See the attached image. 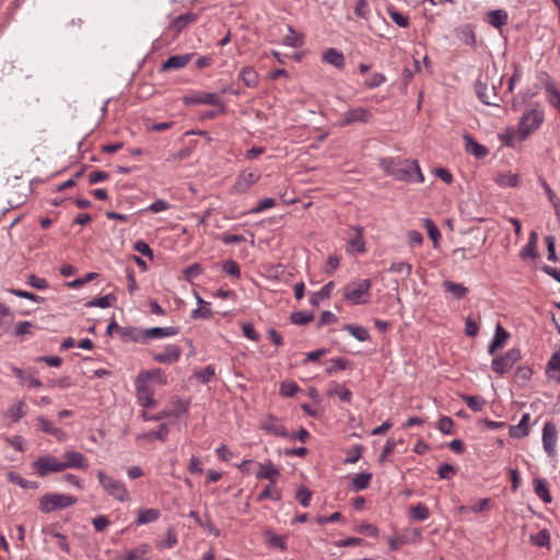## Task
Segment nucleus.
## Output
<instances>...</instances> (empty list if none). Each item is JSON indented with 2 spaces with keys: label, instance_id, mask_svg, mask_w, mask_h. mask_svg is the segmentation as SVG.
I'll list each match as a JSON object with an SVG mask.
<instances>
[{
  "label": "nucleus",
  "instance_id": "f257e3e1",
  "mask_svg": "<svg viewBox=\"0 0 560 560\" xmlns=\"http://www.w3.org/2000/svg\"><path fill=\"white\" fill-rule=\"evenodd\" d=\"M381 168L396 180L423 183L424 177L416 160L382 159Z\"/></svg>",
  "mask_w": 560,
  "mask_h": 560
},
{
  "label": "nucleus",
  "instance_id": "f03ea898",
  "mask_svg": "<svg viewBox=\"0 0 560 560\" xmlns=\"http://www.w3.org/2000/svg\"><path fill=\"white\" fill-rule=\"evenodd\" d=\"M544 121V110L533 108L526 110L520 121L518 130L516 133L509 137L506 144L513 143V138L517 137L518 141H524L533 131L538 129Z\"/></svg>",
  "mask_w": 560,
  "mask_h": 560
},
{
  "label": "nucleus",
  "instance_id": "7ed1b4c3",
  "mask_svg": "<svg viewBox=\"0 0 560 560\" xmlns=\"http://www.w3.org/2000/svg\"><path fill=\"white\" fill-rule=\"evenodd\" d=\"M371 287L370 279L350 282L343 288V298L351 305L366 304L371 298Z\"/></svg>",
  "mask_w": 560,
  "mask_h": 560
},
{
  "label": "nucleus",
  "instance_id": "20e7f679",
  "mask_svg": "<svg viewBox=\"0 0 560 560\" xmlns=\"http://www.w3.org/2000/svg\"><path fill=\"white\" fill-rule=\"evenodd\" d=\"M77 503V498L61 493H46L39 500V510L43 513H51L63 510Z\"/></svg>",
  "mask_w": 560,
  "mask_h": 560
},
{
  "label": "nucleus",
  "instance_id": "39448f33",
  "mask_svg": "<svg viewBox=\"0 0 560 560\" xmlns=\"http://www.w3.org/2000/svg\"><path fill=\"white\" fill-rule=\"evenodd\" d=\"M97 478L101 486L108 495L113 497L119 502H127L130 500L129 492L120 480L107 476L103 470L97 471Z\"/></svg>",
  "mask_w": 560,
  "mask_h": 560
},
{
  "label": "nucleus",
  "instance_id": "423d86ee",
  "mask_svg": "<svg viewBox=\"0 0 560 560\" xmlns=\"http://www.w3.org/2000/svg\"><path fill=\"white\" fill-rule=\"evenodd\" d=\"M522 358L521 350L517 348L510 349L504 355L497 357L491 362V369L503 375Z\"/></svg>",
  "mask_w": 560,
  "mask_h": 560
},
{
  "label": "nucleus",
  "instance_id": "0eeeda50",
  "mask_svg": "<svg viewBox=\"0 0 560 560\" xmlns=\"http://www.w3.org/2000/svg\"><path fill=\"white\" fill-rule=\"evenodd\" d=\"M373 115L369 108L354 107L345 112L338 121L339 127H346L354 122L368 124L371 121Z\"/></svg>",
  "mask_w": 560,
  "mask_h": 560
},
{
  "label": "nucleus",
  "instance_id": "6e6552de",
  "mask_svg": "<svg viewBox=\"0 0 560 560\" xmlns=\"http://www.w3.org/2000/svg\"><path fill=\"white\" fill-rule=\"evenodd\" d=\"M183 102L186 105H199L207 104L211 106L220 107V113L225 112V106L221 101L219 93H195L183 97Z\"/></svg>",
  "mask_w": 560,
  "mask_h": 560
},
{
  "label": "nucleus",
  "instance_id": "1a4fd4ad",
  "mask_svg": "<svg viewBox=\"0 0 560 560\" xmlns=\"http://www.w3.org/2000/svg\"><path fill=\"white\" fill-rule=\"evenodd\" d=\"M33 467L36 474L40 477H45L50 472H59L62 471L61 462L57 459V457L52 455H45L38 457L34 463Z\"/></svg>",
  "mask_w": 560,
  "mask_h": 560
},
{
  "label": "nucleus",
  "instance_id": "9d476101",
  "mask_svg": "<svg viewBox=\"0 0 560 560\" xmlns=\"http://www.w3.org/2000/svg\"><path fill=\"white\" fill-rule=\"evenodd\" d=\"M260 178L257 172L243 171L236 178L234 185L231 187L232 195H241L246 192Z\"/></svg>",
  "mask_w": 560,
  "mask_h": 560
},
{
  "label": "nucleus",
  "instance_id": "9b49d317",
  "mask_svg": "<svg viewBox=\"0 0 560 560\" xmlns=\"http://www.w3.org/2000/svg\"><path fill=\"white\" fill-rule=\"evenodd\" d=\"M149 380H155L160 384H166V376L162 372L161 369H152L148 371H142L138 374L136 378V387L138 393V398L142 399V393L145 392V382Z\"/></svg>",
  "mask_w": 560,
  "mask_h": 560
},
{
  "label": "nucleus",
  "instance_id": "f8f14e48",
  "mask_svg": "<svg viewBox=\"0 0 560 560\" xmlns=\"http://www.w3.org/2000/svg\"><path fill=\"white\" fill-rule=\"evenodd\" d=\"M477 97L486 105H497V92L494 85H489L488 79H478L475 83Z\"/></svg>",
  "mask_w": 560,
  "mask_h": 560
},
{
  "label": "nucleus",
  "instance_id": "ddd939ff",
  "mask_svg": "<svg viewBox=\"0 0 560 560\" xmlns=\"http://www.w3.org/2000/svg\"><path fill=\"white\" fill-rule=\"evenodd\" d=\"M63 456L66 460L61 462L62 470L68 468L86 470L89 467L86 457L80 452L69 451Z\"/></svg>",
  "mask_w": 560,
  "mask_h": 560
},
{
  "label": "nucleus",
  "instance_id": "4468645a",
  "mask_svg": "<svg viewBox=\"0 0 560 560\" xmlns=\"http://www.w3.org/2000/svg\"><path fill=\"white\" fill-rule=\"evenodd\" d=\"M260 429L266 431L267 433H270V434H273L277 436H282V438L289 436L288 431L284 428V425L282 424V422L278 418H276L271 415H268L265 417V419L262 420V422L260 424Z\"/></svg>",
  "mask_w": 560,
  "mask_h": 560
},
{
  "label": "nucleus",
  "instance_id": "2eb2a0df",
  "mask_svg": "<svg viewBox=\"0 0 560 560\" xmlns=\"http://www.w3.org/2000/svg\"><path fill=\"white\" fill-rule=\"evenodd\" d=\"M557 429L552 422H547L542 429V444L544 450L549 456L556 453Z\"/></svg>",
  "mask_w": 560,
  "mask_h": 560
},
{
  "label": "nucleus",
  "instance_id": "dca6fc26",
  "mask_svg": "<svg viewBox=\"0 0 560 560\" xmlns=\"http://www.w3.org/2000/svg\"><path fill=\"white\" fill-rule=\"evenodd\" d=\"M182 349L177 345H167L163 352L154 353L153 360L162 364H173L180 358Z\"/></svg>",
  "mask_w": 560,
  "mask_h": 560
},
{
  "label": "nucleus",
  "instance_id": "f3484780",
  "mask_svg": "<svg viewBox=\"0 0 560 560\" xmlns=\"http://www.w3.org/2000/svg\"><path fill=\"white\" fill-rule=\"evenodd\" d=\"M179 332L177 327L168 326V327H152L147 328L141 331L143 338L154 339V338H166L176 336Z\"/></svg>",
  "mask_w": 560,
  "mask_h": 560
},
{
  "label": "nucleus",
  "instance_id": "a211bd4d",
  "mask_svg": "<svg viewBox=\"0 0 560 560\" xmlns=\"http://www.w3.org/2000/svg\"><path fill=\"white\" fill-rule=\"evenodd\" d=\"M463 139L465 142L466 152L472 154L477 159H482L488 155L489 150L485 145L475 141L470 135L465 133Z\"/></svg>",
  "mask_w": 560,
  "mask_h": 560
},
{
  "label": "nucleus",
  "instance_id": "6ab92c4d",
  "mask_svg": "<svg viewBox=\"0 0 560 560\" xmlns=\"http://www.w3.org/2000/svg\"><path fill=\"white\" fill-rule=\"evenodd\" d=\"M509 337L510 334L500 324H498L495 327L494 336L488 348L489 354H494L498 349H502L505 346Z\"/></svg>",
  "mask_w": 560,
  "mask_h": 560
},
{
  "label": "nucleus",
  "instance_id": "aec40b11",
  "mask_svg": "<svg viewBox=\"0 0 560 560\" xmlns=\"http://www.w3.org/2000/svg\"><path fill=\"white\" fill-rule=\"evenodd\" d=\"M37 425L40 431L55 436L58 441H63L66 439L65 432L55 427L52 422L45 417L37 418Z\"/></svg>",
  "mask_w": 560,
  "mask_h": 560
},
{
  "label": "nucleus",
  "instance_id": "412c9836",
  "mask_svg": "<svg viewBox=\"0 0 560 560\" xmlns=\"http://www.w3.org/2000/svg\"><path fill=\"white\" fill-rule=\"evenodd\" d=\"M279 475L280 472L275 465L271 462H267L259 465L256 477L258 479H267L271 485H276Z\"/></svg>",
  "mask_w": 560,
  "mask_h": 560
},
{
  "label": "nucleus",
  "instance_id": "4be33fe9",
  "mask_svg": "<svg viewBox=\"0 0 560 560\" xmlns=\"http://www.w3.org/2000/svg\"><path fill=\"white\" fill-rule=\"evenodd\" d=\"M456 37L466 45L475 46L476 36L470 24H464L455 30Z\"/></svg>",
  "mask_w": 560,
  "mask_h": 560
},
{
  "label": "nucleus",
  "instance_id": "5701e85b",
  "mask_svg": "<svg viewBox=\"0 0 560 560\" xmlns=\"http://www.w3.org/2000/svg\"><path fill=\"white\" fill-rule=\"evenodd\" d=\"M351 231L353 234H350L349 246L352 247L358 253H363L365 250V242L363 240V228L361 226H352Z\"/></svg>",
  "mask_w": 560,
  "mask_h": 560
},
{
  "label": "nucleus",
  "instance_id": "b1692460",
  "mask_svg": "<svg viewBox=\"0 0 560 560\" xmlns=\"http://www.w3.org/2000/svg\"><path fill=\"white\" fill-rule=\"evenodd\" d=\"M191 54L176 55L166 59L163 63V70L180 69L185 67L191 59Z\"/></svg>",
  "mask_w": 560,
  "mask_h": 560
},
{
  "label": "nucleus",
  "instance_id": "393cba45",
  "mask_svg": "<svg viewBox=\"0 0 560 560\" xmlns=\"http://www.w3.org/2000/svg\"><path fill=\"white\" fill-rule=\"evenodd\" d=\"M323 60L338 69H342L345 67L343 54L336 48H328L323 54Z\"/></svg>",
  "mask_w": 560,
  "mask_h": 560
},
{
  "label": "nucleus",
  "instance_id": "a878e982",
  "mask_svg": "<svg viewBox=\"0 0 560 560\" xmlns=\"http://www.w3.org/2000/svg\"><path fill=\"white\" fill-rule=\"evenodd\" d=\"M530 416L529 413H524L520 423L516 427H511L510 435L514 439L525 438L529 434V422Z\"/></svg>",
  "mask_w": 560,
  "mask_h": 560
},
{
  "label": "nucleus",
  "instance_id": "bb28decb",
  "mask_svg": "<svg viewBox=\"0 0 560 560\" xmlns=\"http://www.w3.org/2000/svg\"><path fill=\"white\" fill-rule=\"evenodd\" d=\"M546 373L549 378L560 383V353L556 352L548 361Z\"/></svg>",
  "mask_w": 560,
  "mask_h": 560
},
{
  "label": "nucleus",
  "instance_id": "cd10ccee",
  "mask_svg": "<svg viewBox=\"0 0 560 560\" xmlns=\"http://www.w3.org/2000/svg\"><path fill=\"white\" fill-rule=\"evenodd\" d=\"M538 235L535 231H532L528 237L527 244L524 246V248L521 250V258L526 260L528 258H535L536 253V245H537Z\"/></svg>",
  "mask_w": 560,
  "mask_h": 560
},
{
  "label": "nucleus",
  "instance_id": "c85d7f7f",
  "mask_svg": "<svg viewBox=\"0 0 560 560\" xmlns=\"http://www.w3.org/2000/svg\"><path fill=\"white\" fill-rule=\"evenodd\" d=\"M197 20V15L195 13L188 12L182 15L176 16L172 22V28L179 33L182 32L187 25L195 22Z\"/></svg>",
  "mask_w": 560,
  "mask_h": 560
},
{
  "label": "nucleus",
  "instance_id": "c756f323",
  "mask_svg": "<svg viewBox=\"0 0 560 560\" xmlns=\"http://www.w3.org/2000/svg\"><path fill=\"white\" fill-rule=\"evenodd\" d=\"M508 13L502 9L493 10L488 13V23L495 28H501L508 23Z\"/></svg>",
  "mask_w": 560,
  "mask_h": 560
},
{
  "label": "nucleus",
  "instance_id": "7c9ffc66",
  "mask_svg": "<svg viewBox=\"0 0 560 560\" xmlns=\"http://www.w3.org/2000/svg\"><path fill=\"white\" fill-rule=\"evenodd\" d=\"M371 480H372L371 472L357 474L351 480L350 488L354 491L364 490L370 486Z\"/></svg>",
  "mask_w": 560,
  "mask_h": 560
},
{
  "label": "nucleus",
  "instance_id": "2f4dec72",
  "mask_svg": "<svg viewBox=\"0 0 560 560\" xmlns=\"http://www.w3.org/2000/svg\"><path fill=\"white\" fill-rule=\"evenodd\" d=\"M265 536L267 538V545L271 548H278L282 551L288 549L287 537L278 535L271 530H266Z\"/></svg>",
  "mask_w": 560,
  "mask_h": 560
},
{
  "label": "nucleus",
  "instance_id": "473e14b6",
  "mask_svg": "<svg viewBox=\"0 0 560 560\" xmlns=\"http://www.w3.org/2000/svg\"><path fill=\"white\" fill-rule=\"evenodd\" d=\"M240 79L247 88H256L258 85V73L252 67H244L241 70Z\"/></svg>",
  "mask_w": 560,
  "mask_h": 560
},
{
  "label": "nucleus",
  "instance_id": "72a5a7b5",
  "mask_svg": "<svg viewBox=\"0 0 560 560\" xmlns=\"http://www.w3.org/2000/svg\"><path fill=\"white\" fill-rule=\"evenodd\" d=\"M334 288L335 283L332 281H329L318 292L312 293L310 298V303L313 306H317L322 300L328 299L330 296Z\"/></svg>",
  "mask_w": 560,
  "mask_h": 560
},
{
  "label": "nucleus",
  "instance_id": "f704fd0d",
  "mask_svg": "<svg viewBox=\"0 0 560 560\" xmlns=\"http://www.w3.org/2000/svg\"><path fill=\"white\" fill-rule=\"evenodd\" d=\"M443 288L445 292L451 293L457 300L463 299L468 292V289L462 283H455L452 281H444Z\"/></svg>",
  "mask_w": 560,
  "mask_h": 560
},
{
  "label": "nucleus",
  "instance_id": "c9c22d12",
  "mask_svg": "<svg viewBox=\"0 0 560 560\" xmlns=\"http://www.w3.org/2000/svg\"><path fill=\"white\" fill-rule=\"evenodd\" d=\"M160 517V511L156 509H145L141 510L136 520L137 525H144L148 523H152Z\"/></svg>",
  "mask_w": 560,
  "mask_h": 560
},
{
  "label": "nucleus",
  "instance_id": "e433bc0d",
  "mask_svg": "<svg viewBox=\"0 0 560 560\" xmlns=\"http://www.w3.org/2000/svg\"><path fill=\"white\" fill-rule=\"evenodd\" d=\"M460 397L465 401L467 407L475 412L481 411L486 405V400L480 396H471L464 394Z\"/></svg>",
  "mask_w": 560,
  "mask_h": 560
},
{
  "label": "nucleus",
  "instance_id": "4c0bfd02",
  "mask_svg": "<svg viewBox=\"0 0 560 560\" xmlns=\"http://www.w3.org/2000/svg\"><path fill=\"white\" fill-rule=\"evenodd\" d=\"M534 490H535V493L545 502V503H550L551 502V495H550V492L548 490V487L546 485V482L541 479H535L534 480Z\"/></svg>",
  "mask_w": 560,
  "mask_h": 560
},
{
  "label": "nucleus",
  "instance_id": "58836bf2",
  "mask_svg": "<svg viewBox=\"0 0 560 560\" xmlns=\"http://www.w3.org/2000/svg\"><path fill=\"white\" fill-rule=\"evenodd\" d=\"M266 499H272L273 501L281 500V492H280V490L276 489L275 485H271V482H269V485H267L265 487V489L257 497V501L258 502H261V501H264Z\"/></svg>",
  "mask_w": 560,
  "mask_h": 560
},
{
  "label": "nucleus",
  "instance_id": "ea45409f",
  "mask_svg": "<svg viewBox=\"0 0 560 560\" xmlns=\"http://www.w3.org/2000/svg\"><path fill=\"white\" fill-rule=\"evenodd\" d=\"M8 478L11 482L24 488V489H36L38 483L36 481L26 480L21 475L14 471L8 474Z\"/></svg>",
  "mask_w": 560,
  "mask_h": 560
},
{
  "label": "nucleus",
  "instance_id": "a19ab883",
  "mask_svg": "<svg viewBox=\"0 0 560 560\" xmlns=\"http://www.w3.org/2000/svg\"><path fill=\"white\" fill-rule=\"evenodd\" d=\"M167 434H168V428L165 423H162L159 427V430L147 432V433L138 436V439H147V440L156 439V440L164 442L167 439Z\"/></svg>",
  "mask_w": 560,
  "mask_h": 560
},
{
  "label": "nucleus",
  "instance_id": "79ce46f5",
  "mask_svg": "<svg viewBox=\"0 0 560 560\" xmlns=\"http://www.w3.org/2000/svg\"><path fill=\"white\" fill-rule=\"evenodd\" d=\"M429 509L423 503H418L410 509V517L415 521H424L429 517Z\"/></svg>",
  "mask_w": 560,
  "mask_h": 560
},
{
  "label": "nucleus",
  "instance_id": "37998d69",
  "mask_svg": "<svg viewBox=\"0 0 560 560\" xmlns=\"http://www.w3.org/2000/svg\"><path fill=\"white\" fill-rule=\"evenodd\" d=\"M116 301V296L112 293L109 294H106V295H103V296H100V298H96L92 301H90L89 303H86L88 306L90 307H101V308H106V307H109L113 302Z\"/></svg>",
  "mask_w": 560,
  "mask_h": 560
},
{
  "label": "nucleus",
  "instance_id": "c03bdc74",
  "mask_svg": "<svg viewBox=\"0 0 560 560\" xmlns=\"http://www.w3.org/2000/svg\"><path fill=\"white\" fill-rule=\"evenodd\" d=\"M532 375L533 370L529 366L520 365L514 373V380L520 385H525Z\"/></svg>",
  "mask_w": 560,
  "mask_h": 560
},
{
  "label": "nucleus",
  "instance_id": "a18cd8bd",
  "mask_svg": "<svg viewBox=\"0 0 560 560\" xmlns=\"http://www.w3.org/2000/svg\"><path fill=\"white\" fill-rule=\"evenodd\" d=\"M345 330L349 331L359 341H366L370 334L366 328L355 325H346Z\"/></svg>",
  "mask_w": 560,
  "mask_h": 560
},
{
  "label": "nucleus",
  "instance_id": "49530a36",
  "mask_svg": "<svg viewBox=\"0 0 560 560\" xmlns=\"http://www.w3.org/2000/svg\"><path fill=\"white\" fill-rule=\"evenodd\" d=\"M495 182L503 187H516L518 185V178L515 174H498Z\"/></svg>",
  "mask_w": 560,
  "mask_h": 560
},
{
  "label": "nucleus",
  "instance_id": "de8ad7c7",
  "mask_svg": "<svg viewBox=\"0 0 560 560\" xmlns=\"http://www.w3.org/2000/svg\"><path fill=\"white\" fill-rule=\"evenodd\" d=\"M283 44L291 47H301L304 44V39L301 34L289 28V34L284 36Z\"/></svg>",
  "mask_w": 560,
  "mask_h": 560
},
{
  "label": "nucleus",
  "instance_id": "09e8293b",
  "mask_svg": "<svg viewBox=\"0 0 560 560\" xmlns=\"http://www.w3.org/2000/svg\"><path fill=\"white\" fill-rule=\"evenodd\" d=\"M147 553V547L141 546L140 548L128 550L124 555L119 556L117 560H143V556Z\"/></svg>",
  "mask_w": 560,
  "mask_h": 560
},
{
  "label": "nucleus",
  "instance_id": "8fccbe9b",
  "mask_svg": "<svg viewBox=\"0 0 560 560\" xmlns=\"http://www.w3.org/2000/svg\"><path fill=\"white\" fill-rule=\"evenodd\" d=\"M203 272V268L200 264L196 262L184 269L183 275L186 281L192 282V280Z\"/></svg>",
  "mask_w": 560,
  "mask_h": 560
},
{
  "label": "nucleus",
  "instance_id": "3c124183",
  "mask_svg": "<svg viewBox=\"0 0 560 560\" xmlns=\"http://www.w3.org/2000/svg\"><path fill=\"white\" fill-rule=\"evenodd\" d=\"M350 366V362L345 358H336L331 360V365L327 368L326 373L331 375L337 371L346 370Z\"/></svg>",
  "mask_w": 560,
  "mask_h": 560
},
{
  "label": "nucleus",
  "instance_id": "603ef678",
  "mask_svg": "<svg viewBox=\"0 0 560 560\" xmlns=\"http://www.w3.org/2000/svg\"><path fill=\"white\" fill-rule=\"evenodd\" d=\"M299 390H300V387L293 381H285V382L281 383L280 394L283 397H293Z\"/></svg>",
  "mask_w": 560,
  "mask_h": 560
},
{
  "label": "nucleus",
  "instance_id": "864d4df0",
  "mask_svg": "<svg viewBox=\"0 0 560 560\" xmlns=\"http://www.w3.org/2000/svg\"><path fill=\"white\" fill-rule=\"evenodd\" d=\"M440 479H452L456 475V468L447 463L441 464L436 470Z\"/></svg>",
  "mask_w": 560,
  "mask_h": 560
},
{
  "label": "nucleus",
  "instance_id": "5fc2aeb1",
  "mask_svg": "<svg viewBox=\"0 0 560 560\" xmlns=\"http://www.w3.org/2000/svg\"><path fill=\"white\" fill-rule=\"evenodd\" d=\"M291 322L295 325H306L314 319L313 313L294 312L291 314Z\"/></svg>",
  "mask_w": 560,
  "mask_h": 560
},
{
  "label": "nucleus",
  "instance_id": "6e6d98bb",
  "mask_svg": "<svg viewBox=\"0 0 560 560\" xmlns=\"http://www.w3.org/2000/svg\"><path fill=\"white\" fill-rule=\"evenodd\" d=\"M424 226H425V229L428 231L429 237L433 241L434 247H436L438 243H439V238L441 236L438 226L435 225V223L431 219H425L424 220Z\"/></svg>",
  "mask_w": 560,
  "mask_h": 560
},
{
  "label": "nucleus",
  "instance_id": "4d7b16f0",
  "mask_svg": "<svg viewBox=\"0 0 560 560\" xmlns=\"http://www.w3.org/2000/svg\"><path fill=\"white\" fill-rule=\"evenodd\" d=\"M222 270L225 273H228L232 277H235V278H240V276H241L240 265L235 260H232V259H228L223 262Z\"/></svg>",
  "mask_w": 560,
  "mask_h": 560
},
{
  "label": "nucleus",
  "instance_id": "13d9d810",
  "mask_svg": "<svg viewBox=\"0 0 560 560\" xmlns=\"http://www.w3.org/2000/svg\"><path fill=\"white\" fill-rule=\"evenodd\" d=\"M530 540L536 546L545 547L549 545L550 535L547 529H542L538 532L536 535H532Z\"/></svg>",
  "mask_w": 560,
  "mask_h": 560
},
{
  "label": "nucleus",
  "instance_id": "bf43d9fd",
  "mask_svg": "<svg viewBox=\"0 0 560 560\" xmlns=\"http://www.w3.org/2000/svg\"><path fill=\"white\" fill-rule=\"evenodd\" d=\"M546 92L548 94L549 102L560 110V92L551 83L546 85Z\"/></svg>",
  "mask_w": 560,
  "mask_h": 560
},
{
  "label": "nucleus",
  "instance_id": "052dcab7",
  "mask_svg": "<svg viewBox=\"0 0 560 560\" xmlns=\"http://www.w3.org/2000/svg\"><path fill=\"white\" fill-rule=\"evenodd\" d=\"M337 395L340 400L349 402L352 399V393L343 385H336L332 390L329 392V396Z\"/></svg>",
  "mask_w": 560,
  "mask_h": 560
},
{
  "label": "nucleus",
  "instance_id": "680f3d73",
  "mask_svg": "<svg viewBox=\"0 0 560 560\" xmlns=\"http://www.w3.org/2000/svg\"><path fill=\"white\" fill-rule=\"evenodd\" d=\"M10 293H12L13 295H15L18 298L31 300L33 302H37V303L44 302V298L36 295L32 292L21 290V289H11Z\"/></svg>",
  "mask_w": 560,
  "mask_h": 560
},
{
  "label": "nucleus",
  "instance_id": "e2e57ef3",
  "mask_svg": "<svg viewBox=\"0 0 560 560\" xmlns=\"http://www.w3.org/2000/svg\"><path fill=\"white\" fill-rule=\"evenodd\" d=\"M214 368L212 365H207L202 370H199L195 373V376L202 383H208L214 376Z\"/></svg>",
  "mask_w": 560,
  "mask_h": 560
},
{
  "label": "nucleus",
  "instance_id": "0e129e2a",
  "mask_svg": "<svg viewBox=\"0 0 560 560\" xmlns=\"http://www.w3.org/2000/svg\"><path fill=\"white\" fill-rule=\"evenodd\" d=\"M388 14L392 20L400 27H407L409 25V20L402 13L396 11L393 8L388 9Z\"/></svg>",
  "mask_w": 560,
  "mask_h": 560
},
{
  "label": "nucleus",
  "instance_id": "69168bd1",
  "mask_svg": "<svg viewBox=\"0 0 560 560\" xmlns=\"http://www.w3.org/2000/svg\"><path fill=\"white\" fill-rule=\"evenodd\" d=\"M453 425V420L447 416L441 417L438 423V428L443 434H452Z\"/></svg>",
  "mask_w": 560,
  "mask_h": 560
},
{
  "label": "nucleus",
  "instance_id": "338daca9",
  "mask_svg": "<svg viewBox=\"0 0 560 560\" xmlns=\"http://www.w3.org/2000/svg\"><path fill=\"white\" fill-rule=\"evenodd\" d=\"M369 3L368 0H358L354 8V13L358 18L368 20L369 18Z\"/></svg>",
  "mask_w": 560,
  "mask_h": 560
},
{
  "label": "nucleus",
  "instance_id": "774afa93",
  "mask_svg": "<svg viewBox=\"0 0 560 560\" xmlns=\"http://www.w3.org/2000/svg\"><path fill=\"white\" fill-rule=\"evenodd\" d=\"M312 492L306 487H301L296 491V500L304 506L310 505Z\"/></svg>",
  "mask_w": 560,
  "mask_h": 560
}]
</instances>
